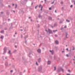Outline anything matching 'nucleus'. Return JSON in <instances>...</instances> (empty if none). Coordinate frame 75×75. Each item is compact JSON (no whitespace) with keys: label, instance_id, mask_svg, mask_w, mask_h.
<instances>
[{"label":"nucleus","instance_id":"nucleus-44","mask_svg":"<svg viewBox=\"0 0 75 75\" xmlns=\"http://www.w3.org/2000/svg\"><path fill=\"white\" fill-rule=\"evenodd\" d=\"M7 28H4V30H7Z\"/></svg>","mask_w":75,"mask_h":75},{"label":"nucleus","instance_id":"nucleus-16","mask_svg":"<svg viewBox=\"0 0 75 75\" xmlns=\"http://www.w3.org/2000/svg\"><path fill=\"white\" fill-rule=\"evenodd\" d=\"M66 21L67 22H68V23H69V22H70V21H69V20H68V19L66 20Z\"/></svg>","mask_w":75,"mask_h":75},{"label":"nucleus","instance_id":"nucleus-31","mask_svg":"<svg viewBox=\"0 0 75 75\" xmlns=\"http://www.w3.org/2000/svg\"><path fill=\"white\" fill-rule=\"evenodd\" d=\"M63 23V21H60V23L61 24V23Z\"/></svg>","mask_w":75,"mask_h":75},{"label":"nucleus","instance_id":"nucleus-36","mask_svg":"<svg viewBox=\"0 0 75 75\" xmlns=\"http://www.w3.org/2000/svg\"><path fill=\"white\" fill-rule=\"evenodd\" d=\"M17 51V50H15L13 51V52H16Z\"/></svg>","mask_w":75,"mask_h":75},{"label":"nucleus","instance_id":"nucleus-4","mask_svg":"<svg viewBox=\"0 0 75 75\" xmlns=\"http://www.w3.org/2000/svg\"><path fill=\"white\" fill-rule=\"evenodd\" d=\"M42 71V67L41 66H40L38 68V71L40 72V71Z\"/></svg>","mask_w":75,"mask_h":75},{"label":"nucleus","instance_id":"nucleus-43","mask_svg":"<svg viewBox=\"0 0 75 75\" xmlns=\"http://www.w3.org/2000/svg\"><path fill=\"white\" fill-rule=\"evenodd\" d=\"M55 37H57V35H55Z\"/></svg>","mask_w":75,"mask_h":75},{"label":"nucleus","instance_id":"nucleus-28","mask_svg":"<svg viewBox=\"0 0 75 75\" xmlns=\"http://www.w3.org/2000/svg\"><path fill=\"white\" fill-rule=\"evenodd\" d=\"M40 27V25H39V24H38V28H39V27Z\"/></svg>","mask_w":75,"mask_h":75},{"label":"nucleus","instance_id":"nucleus-20","mask_svg":"<svg viewBox=\"0 0 75 75\" xmlns=\"http://www.w3.org/2000/svg\"><path fill=\"white\" fill-rule=\"evenodd\" d=\"M56 31H57V30H53V32L54 33H55V32H56Z\"/></svg>","mask_w":75,"mask_h":75},{"label":"nucleus","instance_id":"nucleus-14","mask_svg":"<svg viewBox=\"0 0 75 75\" xmlns=\"http://www.w3.org/2000/svg\"><path fill=\"white\" fill-rule=\"evenodd\" d=\"M50 52H51V54L52 55H53V52H52V51H51V50H50Z\"/></svg>","mask_w":75,"mask_h":75},{"label":"nucleus","instance_id":"nucleus-21","mask_svg":"<svg viewBox=\"0 0 75 75\" xmlns=\"http://www.w3.org/2000/svg\"><path fill=\"white\" fill-rule=\"evenodd\" d=\"M39 18H40V17H42V16H41V15L39 14Z\"/></svg>","mask_w":75,"mask_h":75},{"label":"nucleus","instance_id":"nucleus-2","mask_svg":"<svg viewBox=\"0 0 75 75\" xmlns=\"http://www.w3.org/2000/svg\"><path fill=\"white\" fill-rule=\"evenodd\" d=\"M45 31H46L47 32V33H48V32L49 33V34H52V30H51L49 29H48V31L47 30H45Z\"/></svg>","mask_w":75,"mask_h":75},{"label":"nucleus","instance_id":"nucleus-53","mask_svg":"<svg viewBox=\"0 0 75 75\" xmlns=\"http://www.w3.org/2000/svg\"><path fill=\"white\" fill-rule=\"evenodd\" d=\"M67 75H70V74H67Z\"/></svg>","mask_w":75,"mask_h":75},{"label":"nucleus","instance_id":"nucleus-48","mask_svg":"<svg viewBox=\"0 0 75 75\" xmlns=\"http://www.w3.org/2000/svg\"><path fill=\"white\" fill-rule=\"evenodd\" d=\"M51 27H52V28H54V26H51Z\"/></svg>","mask_w":75,"mask_h":75},{"label":"nucleus","instance_id":"nucleus-13","mask_svg":"<svg viewBox=\"0 0 75 75\" xmlns=\"http://www.w3.org/2000/svg\"><path fill=\"white\" fill-rule=\"evenodd\" d=\"M4 30H3L1 31V33H4Z\"/></svg>","mask_w":75,"mask_h":75},{"label":"nucleus","instance_id":"nucleus-42","mask_svg":"<svg viewBox=\"0 0 75 75\" xmlns=\"http://www.w3.org/2000/svg\"><path fill=\"white\" fill-rule=\"evenodd\" d=\"M68 72H71V71H70V70H68Z\"/></svg>","mask_w":75,"mask_h":75},{"label":"nucleus","instance_id":"nucleus-26","mask_svg":"<svg viewBox=\"0 0 75 75\" xmlns=\"http://www.w3.org/2000/svg\"><path fill=\"white\" fill-rule=\"evenodd\" d=\"M56 58L57 57H56L54 56V59H56Z\"/></svg>","mask_w":75,"mask_h":75},{"label":"nucleus","instance_id":"nucleus-57","mask_svg":"<svg viewBox=\"0 0 75 75\" xmlns=\"http://www.w3.org/2000/svg\"><path fill=\"white\" fill-rule=\"evenodd\" d=\"M74 4H75V1H74Z\"/></svg>","mask_w":75,"mask_h":75},{"label":"nucleus","instance_id":"nucleus-50","mask_svg":"<svg viewBox=\"0 0 75 75\" xmlns=\"http://www.w3.org/2000/svg\"><path fill=\"white\" fill-rule=\"evenodd\" d=\"M55 13H57V11L56 10H55Z\"/></svg>","mask_w":75,"mask_h":75},{"label":"nucleus","instance_id":"nucleus-51","mask_svg":"<svg viewBox=\"0 0 75 75\" xmlns=\"http://www.w3.org/2000/svg\"><path fill=\"white\" fill-rule=\"evenodd\" d=\"M14 6V4H13L12 5V6Z\"/></svg>","mask_w":75,"mask_h":75},{"label":"nucleus","instance_id":"nucleus-5","mask_svg":"<svg viewBox=\"0 0 75 75\" xmlns=\"http://www.w3.org/2000/svg\"><path fill=\"white\" fill-rule=\"evenodd\" d=\"M38 61L39 63H40L41 62V58H39L38 59Z\"/></svg>","mask_w":75,"mask_h":75},{"label":"nucleus","instance_id":"nucleus-58","mask_svg":"<svg viewBox=\"0 0 75 75\" xmlns=\"http://www.w3.org/2000/svg\"><path fill=\"white\" fill-rule=\"evenodd\" d=\"M10 19H8V21H10Z\"/></svg>","mask_w":75,"mask_h":75},{"label":"nucleus","instance_id":"nucleus-54","mask_svg":"<svg viewBox=\"0 0 75 75\" xmlns=\"http://www.w3.org/2000/svg\"><path fill=\"white\" fill-rule=\"evenodd\" d=\"M64 28H67V26H65L64 27Z\"/></svg>","mask_w":75,"mask_h":75},{"label":"nucleus","instance_id":"nucleus-1","mask_svg":"<svg viewBox=\"0 0 75 75\" xmlns=\"http://www.w3.org/2000/svg\"><path fill=\"white\" fill-rule=\"evenodd\" d=\"M61 71H62V72H64V69H63L62 68V67H59L58 69L57 72H60Z\"/></svg>","mask_w":75,"mask_h":75},{"label":"nucleus","instance_id":"nucleus-24","mask_svg":"<svg viewBox=\"0 0 75 75\" xmlns=\"http://www.w3.org/2000/svg\"><path fill=\"white\" fill-rule=\"evenodd\" d=\"M41 7H42V6H41V4H40V5H39V8H40V7H41Z\"/></svg>","mask_w":75,"mask_h":75},{"label":"nucleus","instance_id":"nucleus-56","mask_svg":"<svg viewBox=\"0 0 75 75\" xmlns=\"http://www.w3.org/2000/svg\"><path fill=\"white\" fill-rule=\"evenodd\" d=\"M42 49L43 50H44V47L42 48Z\"/></svg>","mask_w":75,"mask_h":75},{"label":"nucleus","instance_id":"nucleus-41","mask_svg":"<svg viewBox=\"0 0 75 75\" xmlns=\"http://www.w3.org/2000/svg\"><path fill=\"white\" fill-rule=\"evenodd\" d=\"M13 72V71L12 70L10 71V72Z\"/></svg>","mask_w":75,"mask_h":75},{"label":"nucleus","instance_id":"nucleus-49","mask_svg":"<svg viewBox=\"0 0 75 75\" xmlns=\"http://www.w3.org/2000/svg\"><path fill=\"white\" fill-rule=\"evenodd\" d=\"M3 12H1V14H3Z\"/></svg>","mask_w":75,"mask_h":75},{"label":"nucleus","instance_id":"nucleus-30","mask_svg":"<svg viewBox=\"0 0 75 75\" xmlns=\"http://www.w3.org/2000/svg\"><path fill=\"white\" fill-rule=\"evenodd\" d=\"M73 7V5H71V6H70V7L71 8V7Z\"/></svg>","mask_w":75,"mask_h":75},{"label":"nucleus","instance_id":"nucleus-6","mask_svg":"<svg viewBox=\"0 0 75 75\" xmlns=\"http://www.w3.org/2000/svg\"><path fill=\"white\" fill-rule=\"evenodd\" d=\"M55 43L56 44H58L59 43V42H58V40H55Z\"/></svg>","mask_w":75,"mask_h":75},{"label":"nucleus","instance_id":"nucleus-61","mask_svg":"<svg viewBox=\"0 0 75 75\" xmlns=\"http://www.w3.org/2000/svg\"><path fill=\"white\" fill-rule=\"evenodd\" d=\"M9 66H10V65H11V64H9Z\"/></svg>","mask_w":75,"mask_h":75},{"label":"nucleus","instance_id":"nucleus-35","mask_svg":"<svg viewBox=\"0 0 75 75\" xmlns=\"http://www.w3.org/2000/svg\"><path fill=\"white\" fill-rule=\"evenodd\" d=\"M62 10H64V7H62Z\"/></svg>","mask_w":75,"mask_h":75},{"label":"nucleus","instance_id":"nucleus-59","mask_svg":"<svg viewBox=\"0 0 75 75\" xmlns=\"http://www.w3.org/2000/svg\"><path fill=\"white\" fill-rule=\"evenodd\" d=\"M11 26H12L13 25H12V23H11Z\"/></svg>","mask_w":75,"mask_h":75},{"label":"nucleus","instance_id":"nucleus-18","mask_svg":"<svg viewBox=\"0 0 75 75\" xmlns=\"http://www.w3.org/2000/svg\"><path fill=\"white\" fill-rule=\"evenodd\" d=\"M17 7V4H16L15 6V8H16Z\"/></svg>","mask_w":75,"mask_h":75},{"label":"nucleus","instance_id":"nucleus-33","mask_svg":"<svg viewBox=\"0 0 75 75\" xmlns=\"http://www.w3.org/2000/svg\"><path fill=\"white\" fill-rule=\"evenodd\" d=\"M64 29V28H62L61 29V30H62Z\"/></svg>","mask_w":75,"mask_h":75},{"label":"nucleus","instance_id":"nucleus-55","mask_svg":"<svg viewBox=\"0 0 75 75\" xmlns=\"http://www.w3.org/2000/svg\"><path fill=\"white\" fill-rule=\"evenodd\" d=\"M7 57H5V59H7Z\"/></svg>","mask_w":75,"mask_h":75},{"label":"nucleus","instance_id":"nucleus-38","mask_svg":"<svg viewBox=\"0 0 75 75\" xmlns=\"http://www.w3.org/2000/svg\"><path fill=\"white\" fill-rule=\"evenodd\" d=\"M54 3V1H53V2L51 3V4H53Z\"/></svg>","mask_w":75,"mask_h":75},{"label":"nucleus","instance_id":"nucleus-34","mask_svg":"<svg viewBox=\"0 0 75 75\" xmlns=\"http://www.w3.org/2000/svg\"><path fill=\"white\" fill-rule=\"evenodd\" d=\"M66 57H69L68 54H66Z\"/></svg>","mask_w":75,"mask_h":75},{"label":"nucleus","instance_id":"nucleus-9","mask_svg":"<svg viewBox=\"0 0 75 75\" xmlns=\"http://www.w3.org/2000/svg\"><path fill=\"white\" fill-rule=\"evenodd\" d=\"M5 65L6 66H8V62H6L5 63Z\"/></svg>","mask_w":75,"mask_h":75},{"label":"nucleus","instance_id":"nucleus-39","mask_svg":"<svg viewBox=\"0 0 75 75\" xmlns=\"http://www.w3.org/2000/svg\"><path fill=\"white\" fill-rule=\"evenodd\" d=\"M42 6L41 7V10H42Z\"/></svg>","mask_w":75,"mask_h":75},{"label":"nucleus","instance_id":"nucleus-7","mask_svg":"<svg viewBox=\"0 0 75 75\" xmlns=\"http://www.w3.org/2000/svg\"><path fill=\"white\" fill-rule=\"evenodd\" d=\"M37 51L38 53H41V50L40 49H38L37 50Z\"/></svg>","mask_w":75,"mask_h":75},{"label":"nucleus","instance_id":"nucleus-17","mask_svg":"<svg viewBox=\"0 0 75 75\" xmlns=\"http://www.w3.org/2000/svg\"><path fill=\"white\" fill-rule=\"evenodd\" d=\"M28 37V35H27L26 36V37H25L24 38H25V39L26 40V38H27Z\"/></svg>","mask_w":75,"mask_h":75},{"label":"nucleus","instance_id":"nucleus-8","mask_svg":"<svg viewBox=\"0 0 75 75\" xmlns=\"http://www.w3.org/2000/svg\"><path fill=\"white\" fill-rule=\"evenodd\" d=\"M50 64H51V61H48L47 62V65H50Z\"/></svg>","mask_w":75,"mask_h":75},{"label":"nucleus","instance_id":"nucleus-40","mask_svg":"<svg viewBox=\"0 0 75 75\" xmlns=\"http://www.w3.org/2000/svg\"><path fill=\"white\" fill-rule=\"evenodd\" d=\"M8 6L9 8H11V6H10L9 5H8Z\"/></svg>","mask_w":75,"mask_h":75},{"label":"nucleus","instance_id":"nucleus-47","mask_svg":"<svg viewBox=\"0 0 75 75\" xmlns=\"http://www.w3.org/2000/svg\"><path fill=\"white\" fill-rule=\"evenodd\" d=\"M15 48H17V46L15 45Z\"/></svg>","mask_w":75,"mask_h":75},{"label":"nucleus","instance_id":"nucleus-63","mask_svg":"<svg viewBox=\"0 0 75 75\" xmlns=\"http://www.w3.org/2000/svg\"><path fill=\"white\" fill-rule=\"evenodd\" d=\"M31 18V17H29V18Z\"/></svg>","mask_w":75,"mask_h":75},{"label":"nucleus","instance_id":"nucleus-64","mask_svg":"<svg viewBox=\"0 0 75 75\" xmlns=\"http://www.w3.org/2000/svg\"><path fill=\"white\" fill-rule=\"evenodd\" d=\"M21 31H23V29H21Z\"/></svg>","mask_w":75,"mask_h":75},{"label":"nucleus","instance_id":"nucleus-19","mask_svg":"<svg viewBox=\"0 0 75 75\" xmlns=\"http://www.w3.org/2000/svg\"><path fill=\"white\" fill-rule=\"evenodd\" d=\"M1 38V39H3V38H4V37H3V36H2L1 37H0Z\"/></svg>","mask_w":75,"mask_h":75},{"label":"nucleus","instance_id":"nucleus-29","mask_svg":"<svg viewBox=\"0 0 75 75\" xmlns=\"http://www.w3.org/2000/svg\"><path fill=\"white\" fill-rule=\"evenodd\" d=\"M73 48L72 49L73 50H75V48H74V46H73Z\"/></svg>","mask_w":75,"mask_h":75},{"label":"nucleus","instance_id":"nucleus-10","mask_svg":"<svg viewBox=\"0 0 75 75\" xmlns=\"http://www.w3.org/2000/svg\"><path fill=\"white\" fill-rule=\"evenodd\" d=\"M68 33H66V38H67L68 37H67V35H68Z\"/></svg>","mask_w":75,"mask_h":75},{"label":"nucleus","instance_id":"nucleus-62","mask_svg":"<svg viewBox=\"0 0 75 75\" xmlns=\"http://www.w3.org/2000/svg\"><path fill=\"white\" fill-rule=\"evenodd\" d=\"M17 34V33L16 32L15 33V34Z\"/></svg>","mask_w":75,"mask_h":75},{"label":"nucleus","instance_id":"nucleus-27","mask_svg":"<svg viewBox=\"0 0 75 75\" xmlns=\"http://www.w3.org/2000/svg\"><path fill=\"white\" fill-rule=\"evenodd\" d=\"M37 7H38V5H37V6H35V9H37Z\"/></svg>","mask_w":75,"mask_h":75},{"label":"nucleus","instance_id":"nucleus-46","mask_svg":"<svg viewBox=\"0 0 75 75\" xmlns=\"http://www.w3.org/2000/svg\"><path fill=\"white\" fill-rule=\"evenodd\" d=\"M66 50H67V51H68V48H67L66 49Z\"/></svg>","mask_w":75,"mask_h":75},{"label":"nucleus","instance_id":"nucleus-32","mask_svg":"<svg viewBox=\"0 0 75 75\" xmlns=\"http://www.w3.org/2000/svg\"><path fill=\"white\" fill-rule=\"evenodd\" d=\"M21 38H23V35H21Z\"/></svg>","mask_w":75,"mask_h":75},{"label":"nucleus","instance_id":"nucleus-23","mask_svg":"<svg viewBox=\"0 0 75 75\" xmlns=\"http://www.w3.org/2000/svg\"><path fill=\"white\" fill-rule=\"evenodd\" d=\"M56 70V67L55 66L54 67V71H55Z\"/></svg>","mask_w":75,"mask_h":75},{"label":"nucleus","instance_id":"nucleus-37","mask_svg":"<svg viewBox=\"0 0 75 75\" xmlns=\"http://www.w3.org/2000/svg\"><path fill=\"white\" fill-rule=\"evenodd\" d=\"M49 10H51V8L50 7L49 8Z\"/></svg>","mask_w":75,"mask_h":75},{"label":"nucleus","instance_id":"nucleus-60","mask_svg":"<svg viewBox=\"0 0 75 75\" xmlns=\"http://www.w3.org/2000/svg\"><path fill=\"white\" fill-rule=\"evenodd\" d=\"M32 4H33V2L32 3L31 5H32Z\"/></svg>","mask_w":75,"mask_h":75},{"label":"nucleus","instance_id":"nucleus-11","mask_svg":"<svg viewBox=\"0 0 75 75\" xmlns=\"http://www.w3.org/2000/svg\"><path fill=\"white\" fill-rule=\"evenodd\" d=\"M49 20H52V17H49Z\"/></svg>","mask_w":75,"mask_h":75},{"label":"nucleus","instance_id":"nucleus-15","mask_svg":"<svg viewBox=\"0 0 75 75\" xmlns=\"http://www.w3.org/2000/svg\"><path fill=\"white\" fill-rule=\"evenodd\" d=\"M60 4H64V2H63L62 1H61L60 2Z\"/></svg>","mask_w":75,"mask_h":75},{"label":"nucleus","instance_id":"nucleus-52","mask_svg":"<svg viewBox=\"0 0 75 75\" xmlns=\"http://www.w3.org/2000/svg\"><path fill=\"white\" fill-rule=\"evenodd\" d=\"M4 57V56H3L2 57V59H4V58H3V57Z\"/></svg>","mask_w":75,"mask_h":75},{"label":"nucleus","instance_id":"nucleus-3","mask_svg":"<svg viewBox=\"0 0 75 75\" xmlns=\"http://www.w3.org/2000/svg\"><path fill=\"white\" fill-rule=\"evenodd\" d=\"M4 53H3V54H4L6 53V51H7V48L6 47H5L4 49Z\"/></svg>","mask_w":75,"mask_h":75},{"label":"nucleus","instance_id":"nucleus-22","mask_svg":"<svg viewBox=\"0 0 75 75\" xmlns=\"http://www.w3.org/2000/svg\"><path fill=\"white\" fill-rule=\"evenodd\" d=\"M10 52H11L10 50H9V52H8V53H9V54H11V53Z\"/></svg>","mask_w":75,"mask_h":75},{"label":"nucleus","instance_id":"nucleus-25","mask_svg":"<svg viewBox=\"0 0 75 75\" xmlns=\"http://www.w3.org/2000/svg\"><path fill=\"white\" fill-rule=\"evenodd\" d=\"M36 65H38V63H37V62H36Z\"/></svg>","mask_w":75,"mask_h":75},{"label":"nucleus","instance_id":"nucleus-12","mask_svg":"<svg viewBox=\"0 0 75 75\" xmlns=\"http://www.w3.org/2000/svg\"><path fill=\"white\" fill-rule=\"evenodd\" d=\"M57 26V24L56 23H55L54 24V27H56Z\"/></svg>","mask_w":75,"mask_h":75},{"label":"nucleus","instance_id":"nucleus-45","mask_svg":"<svg viewBox=\"0 0 75 75\" xmlns=\"http://www.w3.org/2000/svg\"><path fill=\"white\" fill-rule=\"evenodd\" d=\"M64 52V51H62V53H63V52Z\"/></svg>","mask_w":75,"mask_h":75}]
</instances>
